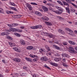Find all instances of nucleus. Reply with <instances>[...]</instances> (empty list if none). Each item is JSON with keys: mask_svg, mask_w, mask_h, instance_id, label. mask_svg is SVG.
<instances>
[{"mask_svg": "<svg viewBox=\"0 0 77 77\" xmlns=\"http://www.w3.org/2000/svg\"><path fill=\"white\" fill-rule=\"evenodd\" d=\"M25 59H26V61H28V62H32V59L30 58L26 57L25 58Z\"/></svg>", "mask_w": 77, "mask_h": 77, "instance_id": "7", "label": "nucleus"}, {"mask_svg": "<svg viewBox=\"0 0 77 77\" xmlns=\"http://www.w3.org/2000/svg\"><path fill=\"white\" fill-rule=\"evenodd\" d=\"M75 50L77 51V47H75Z\"/></svg>", "mask_w": 77, "mask_h": 77, "instance_id": "64", "label": "nucleus"}, {"mask_svg": "<svg viewBox=\"0 0 77 77\" xmlns=\"http://www.w3.org/2000/svg\"><path fill=\"white\" fill-rule=\"evenodd\" d=\"M30 57H32V58H35V57H38V56H37V55H32V54L30 55Z\"/></svg>", "mask_w": 77, "mask_h": 77, "instance_id": "15", "label": "nucleus"}, {"mask_svg": "<svg viewBox=\"0 0 77 77\" xmlns=\"http://www.w3.org/2000/svg\"><path fill=\"white\" fill-rule=\"evenodd\" d=\"M47 5H48V6H51V5H52V4H50V3H48L47 4Z\"/></svg>", "mask_w": 77, "mask_h": 77, "instance_id": "55", "label": "nucleus"}, {"mask_svg": "<svg viewBox=\"0 0 77 77\" xmlns=\"http://www.w3.org/2000/svg\"><path fill=\"white\" fill-rule=\"evenodd\" d=\"M45 47L46 48L47 50H48V51H51V49H50V48L48 47V46L47 45H46L45 46Z\"/></svg>", "mask_w": 77, "mask_h": 77, "instance_id": "22", "label": "nucleus"}, {"mask_svg": "<svg viewBox=\"0 0 77 77\" xmlns=\"http://www.w3.org/2000/svg\"><path fill=\"white\" fill-rule=\"evenodd\" d=\"M13 49L14 50L16 51H17V52H21V50L19 49V48L18 47L13 48Z\"/></svg>", "mask_w": 77, "mask_h": 77, "instance_id": "3", "label": "nucleus"}, {"mask_svg": "<svg viewBox=\"0 0 77 77\" xmlns=\"http://www.w3.org/2000/svg\"><path fill=\"white\" fill-rule=\"evenodd\" d=\"M32 29H41L42 28V26L41 25H37V26H32L30 27Z\"/></svg>", "mask_w": 77, "mask_h": 77, "instance_id": "1", "label": "nucleus"}, {"mask_svg": "<svg viewBox=\"0 0 77 77\" xmlns=\"http://www.w3.org/2000/svg\"><path fill=\"white\" fill-rule=\"evenodd\" d=\"M33 48V46H29L26 47V49L27 50H32Z\"/></svg>", "mask_w": 77, "mask_h": 77, "instance_id": "21", "label": "nucleus"}, {"mask_svg": "<svg viewBox=\"0 0 77 77\" xmlns=\"http://www.w3.org/2000/svg\"><path fill=\"white\" fill-rule=\"evenodd\" d=\"M47 54H48L49 56H50V55H51V53L50 52H49Z\"/></svg>", "mask_w": 77, "mask_h": 77, "instance_id": "57", "label": "nucleus"}, {"mask_svg": "<svg viewBox=\"0 0 77 77\" xmlns=\"http://www.w3.org/2000/svg\"><path fill=\"white\" fill-rule=\"evenodd\" d=\"M43 3L45 4H46V3H47V1L45 0H44L43 2Z\"/></svg>", "mask_w": 77, "mask_h": 77, "instance_id": "54", "label": "nucleus"}, {"mask_svg": "<svg viewBox=\"0 0 77 77\" xmlns=\"http://www.w3.org/2000/svg\"><path fill=\"white\" fill-rule=\"evenodd\" d=\"M17 32H23V30L18 29L17 30Z\"/></svg>", "mask_w": 77, "mask_h": 77, "instance_id": "49", "label": "nucleus"}, {"mask_svg": "<svg viewBox=\"0 0 77 77\" xmlns=\"http://www.w3.org/2000/svg\"><path fill=\"white\" fill-rule=\"evenodd\" d=\"M23 68L24 69H27V68L25 66H23Z\"/></svg>", "mask_w": 77, "mask_h": 77, "instance_id": "51", "label": "nucleus"}, {"mask_svg": "<svg viewBox=\"0 0 77 77\" xmlns=\"http://www.w3.org/2000/svg\"><path fill=\"white\" fill-rule=\"evenodd\" d=\"M63 45H68V43L67 42H63Z\"/></svg>", "mask_w": 77, "mask_h": 77, "instance_id": "40", "label": "nucleus"}, {"mask_svg": "<svg viewBox=\"0 0 77 77\" xmlns=\"http://www.w3.org/2000/svg\"><path fill=\"white\" fill-rule=\"evenodd\" d=\"M33 77H36V75L35 74H34L33 75Z\"/></svg>", "mask_w": 77, "mask_h": 77, "instance_id": "61", "label": "nucleus"}, {"mask_svg": "<svg viewBox=\"0 0 77 77\" xmlns=\"http://www.w3.org/2000/svg\"><path fill=\"white\" fill-rule=\"evenodd\" d=\"M66 30L69 31V32H71V33H73V31H72V30L70 29H69L68 28H66Z\"/></svg>", "mask_w": 77, "mask_h": 77, "instance_id": "24", "label": "nucleus"}, {"mask_svg": "<svg viewBox=\"0 0 77 77\" xmlns=\"http://www.w3.org/2000/svg\"><path fill=\"white\" fill-rule=\"evenodd\" d=\"M49 38H54L55 36L53 34H51L48 35Z\"/></svg>", "mask_w": 77, "mask_h": 77, "instance_id": "32", "label": "nucleus"}, {"mask_svg": "<svg viewBox=\"0 0 77 77\" xmlns=\"http://www.w3.org/2000/svg\"><path fill=\"white\" fill-rule=\"evenodd\" d=\"M43 9L45 12H47L48 11V8L45 6H43L42 7Z\"/></svg>", "mask_w": 77, "mask_h": 77, "instance_id": "8", "label": "nucleus"}, {"mask_svg": "<svg viewBox=\"0 0 77 77\" xmlns=\"http://www.w3.org/2000/svg\"><path fill=\"white\" fill-rule=\"evenodd\" d=\"M48 42L49 43H50V44H53V43H54V42H53H53L51 41H48Z\"/></svg>", "mask_w": 77, "mask_h": 77, "instance_id": "41", "label": "nucleus"}, {"mask_svg": "<svg viewBox=\"0 0 77 77\" xmlns=\"http://www.w3.org/2000/svg\"><path fill=\"white\" fill-rule=\"evenodd\" d=\"M21 29H24L25 27L24 26H21L20 27Z\"/></svg>", "mask_w": 77, "mask_h": 77, "instance_id": "52", "label": "nucleus"}, {"mask_svg": "<svg viewBox=\"0 0 77 77\" xmlns=\"http://www.w3.org/2000/svg\"><path fill=\"white\" fill-rule=\"evenodd\" d=\"M61 60V58H55L54 59V60L55 61V62H59V61H60Z\"/></svg>", "mask_w": 77, "mask_h": 77, "instance_id": "14", "label": "nucleus"}, {"mask_svg": "<svg viewBox=\"0 0 77 77\" xmlns=\"http://www.w3.org/2000/svg\"><path fill=\"white\" fill-rule=\"evenodd\" d=\"M63 3L64 5H65L66 6H68V7H69V4L68 3H67V2H65V1H63Z\"/></svg>", "mask_w": 77, "mask_h": 77, "instance_id": "20", "label": "nucleus"}, {"mask_svg": "<svg viewBox=\"0 0 77 77\" xmlns=\"http://www.w3.org/2000/svg\"><path fill=\"white\" fill-rule=\"evenodd\" d=\"M13 26H18V24L17 23H14L12 24Z\"/></svg>", "mask_w": 77, "mask_h": 77, "instance_id": "43", "label": "nucleus"}, {"mask_svg": "<svg viewBox=\"0 0 77 77\" xmlns=\"http://www.w3.org/2000/svg\"><path fill=\"white\" fill-rule=\"evenodd\" d=\"M57 46V45H53V47H54V48H56Z\"/></svg>", "mask_w": 77, "mask_h": 77, "instance_id": "59", "label": "nucleus"}, {"mask_svg": "<svg viewBox=\"0 0 77 77\" xmlns=\"http://www.w3.org/2000/svg\"><path fill=\"white\" fill-rule=\"evenodd\" d=\"M0 13H3V10L0 8Z\"/></svg>", "mask_w": 77, "mask_h": 77, "instance_id": "46", "label": "nucleus"}, {"mask_svg": "<svg viewBox=\"0 0 77 77\" xmlns=\"http://www.w3.org/2000/svg\"><path fill=\"white\" fill-rule=\"evenodd\" d=\"M40 50L42 51V52H43L44 53H46V51L45 50V49L41 48L40 49Z\"/></svg>", "mask_w": 77, "mask_h": 77, "instance_id": "36", "label": "nucleus"}, {"mask_svg": "<svg viewBox=\"0 0 77 77\" xmlns=\"http://www.w3.org/2000/svg\"><path fill=\"white\" fill-rule=\"evenodd\" d=\"M46 24L48 26H52V23H51V22H48L45 21V22Z\"/></svg>", "mask_w": 77, "mask_h": 77, "instance_id": "12", "label": "nucleus"}, {"mask_svg": "<svg viewBox=\"0 0 77 77\" xmlns=\"http://www.w3.org/2000/svg\"><path fill=\"white\" fill-rule=\"evenodd\" d=\"M10 8L11 9H13V10H14V7H10Z\"/></svg>", "mask_w": 77, "mask_h": 77, "instance_id": "60", "label": "nucleus"}, {"mask_svg": "<svg viewBox=\"0 0 77 77\" xmlns=\"http://www.w3.org/2000/svg\"><path fill=\"white\" fill-rule=\"evenodd\" d=\"M20 44H22V45H25V44H26L25 42L23 40L21 39L20 41Z\"/></svg>", "mask_w": 77, "mask_h": 77, "instance_id": "10", "label": "nucleus"}, {"mask_svg": "<svg viewBox=\"0 0 77 77\" xmlns=\"http://www.w3.org/2000/svg\"><path fill=\"white\" fill-rule=\"evenodd\" d=\"M13 60L17 62H20L21 61V60L20 59L15 58Z\"/></svg>", "mask_w": 77, "mask_h": 77, "instance_id": "9", "label": "nucleus"}, {"mask_svg": "<svg viewBox=\"0 0 77 77\" xmlns=\"http://www.w3.org/2000/svg\"><path fill=\"white\" fill-rule=\"evenodd\" d=\"M9 45H10L11 47L15 46V44L14 43H12L11 42H9Z\"/></svg>", "mask_w": 77, "mask_h": 77, "instance_id": "16", "label": "nucleus"}, {"mask_svg": "<svg viewBox=\"0 0 77 77\" xmlns=\"http://www.w3.org/2000/svg\"><path fill=\"white\" fill-rule=\"evenodd\" d=\"M62 56L63 57H68V54H62Z\"/></svg>", "mask_w": 77, "mask_h": 77, "instance_id": "25", "label": "nucleus"}, {"mask_svg": "<svg viewBox=\"0 0 77 77\" xmlns=\"http://www.w3.org/2000/svg\"><path fill=\"white\" fill-rule=\"evenodd\" d=\"M7 39H10L11 40H12V38L10 36H7Z\"/></svg>", "mask_w": 77, "mask_h": 77, "instance_id": "35", "label": "nucleus"}, {"mask_svg": "<svg viewBox=\"0 0 77 77\" xmlns=\"http://www.w3.org/2000/svg\"><path fill=\"white\" fill-rule=\"evenodd\" d=\"M1 35L2 36L4 35H8V33L6 32H3L1 33Z\"/></svg>", "mask_w": 77, "mask_h": 77, "instance_id": "27", "label": "nucleus"}, {"mask_svg": "<svg viewBox=\"0 0 77 77\" xmlns=\"http://www.w3.org/2000/svg\"><path fill=\"white\" fill-rule=\"evenodd\" d=\"M10 30H11V31H12V32H17V29H15V28H10Z\"/></svg>", "mask_w": 77, "mask_h": 77, "instance_id": "17", "label": "nucleus"}, {"mask_svg": "<svg viewBox=\"0 0 77 77\" xmlns=\"http://www.w3.org/2000/svg\"><path fill=\"white\" fill-rule=\"evenodd\" d=\"M51 64L53 65V66H58V64H57L54 63H51Z\"/></svg>", "mask_w": 77, "mask_h": 77, "instance_id": "19", "label": "nucleus"}, {"mask_svg": "<svg viewBox=\"0 0 77 77\" xmlns=\"http://www.w3.org/2000/svg\"><path fill=\"white\" fill-rule=\"evenodd\" d=\"M49 9L51 11H53V9L52 8H49Z\"/></svg>", "mask_w": 77, "mask_h": 77, "instance_id": "48", "label": "nucleus"}, {"mask_svg": "<svg viewBox=\"0 0 77 77\" xmlns=\"http://www.w3.org/2000/svg\"><path fill=\"white\" fill-rule=\"evenodd\" d=\"M57 17L58 18H59V19H60H60H62V17H61L57 16Z\"/></svg>", "mask_w": 77, "mask_h": 77, "instance_id": "56", "label": "nucleus"}, {"mask_svg": "<svg viewBox=\"0 0 77 77\" xmlns=\"http://www.w3.org/2000/svg\"><path fill=\"white\" fill-rule=\"evenodd\" d=\"M66 2L68 3H69V4H71L72 6L77 8V6L74 3H72V2L71 1V0H66Z\"/></svg>", "mask_w": 77, "mask_h": 77, "instance_id": "2", "label": "nucleus"}, {"mask_svg": "<svg viewBox=\"0 0 77 77\" xmlns=\"http://www.w3.org/2000/svg\"><path fill=\"white\" fill-rule=\"evenodd\" d=\"M41 18L44 21H48L49 19L46 16H44L43 17Z\"/></svg>", "mask_w": 77, "mask_h": 77, "instance_id": "5", "label": "nucleus"}, {"mask_svg": "<svg viewBox=\"0 0 77 77\" xmlns=\"http://www.w3.org/2000/svg\"><path fill=\"white\" fill-rule=\"evenodd\" d=\"M44 66V67H45V68H47L48 67V66L47 65Z\"/></svg>", "mask_w": 77, "mask_h": 77, "instance_id": "63", "label": "nucleus"}, {"mask_svg": "<svg viewBox=\"0 0 77 77\" xmlns=\"http://www.w3.org/2000/svg\"><path fill=\"white\" fill-rule=\"evenodd\" d=\"M16 17L17 18H20V17H21V15H15Z\"/></svg>", "mask_w": 77, "mask_h": 77, "instance_id": "34", "label": "nucleus"}, {"mask_svg": "<svg viewBox=\"0 0 77 77\" xmlns=\"http://www.w3.org/2000/svg\"><path fill=\"white\" fill-rule=\"evenodd\" d=\"M38 60V58H35L33 59V61L34 62H36Z\"/></svg>", "mask_w": 77, "mask_h": 77, "instance_id": "38", "label": "nucleus"}, {"mask_svg": "<svg viewBox=\"0 0 77 77\" xmlns=\"http://www.w3.org/2000/svg\"><path fill=\"white\" fill-rule=\"evenodd\" d=\"M10 4L11 5V6H16V5H15L14 2H10Z\"/></svg>", "mask_w": 77, "mask_h": 77, "instance_id": "33", "label": "nucleus"}, {"mask_svg": "<svg viewBox=\"0 0 77 77\" xmlns=\"http://www.w3.org/2000/svg\"><path fill=\"white\" fill-rule=\"evenodd\" d=\"M57 2H58L59 4H60V5H62V6H63V4L62 3V2L61 1H57Z\"/></svg>", "mask_w": 77, "mask_h": 77, "instance_id": "37", "label": "nucleus"}, {"mask_svg": "<svg viewBox=\"0 0 77 77\" xmlns=\"http://www.w3.org/2000/svg\"><path fill=\"white\" fill-rule=\"evenodd\" d=\"M35 14H37V15H39V14H40V13L38 11H37L35 13Z\"/></svg>", "mask_w": 77, "mask_h": 77, "instance_id": "50", "label": "nucleus"}, {"mask_svg": "<svg viewBox=\"0 0 77 77\" xmlns=\"http://www.w3.org/2000/svg\"><path fill=\"white\" fill-rule=\"evenodd\" d=\"M31 5H38V4H37L35 3L32 2L31 3Z\"/></svg>", "mask_w": 77, "mask_h": 77, "instance_id": "45", "label": "nucleus"}, {"mask_svg": "<svg viewBox=\"0 0 77 77\" xmlns=\"http://www.w3.org/2000/svg\"><path fill=\"white\" fill-rule=\"evenodd\" d=\"M53 44H54V43H55V44H59V42H58V41L56 40H54L53 41Z\"/></svg>", "mask_w": 77, "mask_h": 77, "instance_id": "23", "label": "nucleus"}, {"mask_svg": "<svg viewBox=\"0 0 77 77\" xmlns=\"http://www.w3.org/2000/svg\"><path fill=\"white\" fill-rule=\"evenodd\" d=\"M14 35L17 36H18V37H20L21 36V35L20 34L17 33H14Z\"/></svg>", "mask_w": 77, "mask_h": 77, "instance_id": "26", "label": "nucleus"}, {"mask_svg": "<svg viewBox=\"0 0 77 77\" xmlns=\"http://www.w3.org/2000/svg\"><path fill=\"white\" fill-rule=\"evenodd\" d=\"M13 10H14V11H17V9L15 8H14V9H13Z\"/></svg>", "mask_w": 77, "mask_h": 77, "instance_id": "62", "label": "nucleus"}, {"mask_svg": "<svg viewBox=\"0 0 77 77\" xmlns=\"http://www.w3.org/2000/svg\"><path fill=\"white\" fill-rule=\"evenodd\" d=\"M27 8H28L29 9V10H30V11H31L32 10V6H31V5H27Z\"/></svg>", "mask_w": 77, "mask_h": 77, "instance_id": "31", "label": "nucleus"}, {"mask_svg": "<svg viewBox=\"0 0 77 77\" xmlns=\"http://www.w3.org/2000/svg\"><path fill=\"white\" fill-rule=\"evenodd\" d=\"M13 24H12V25H11L10 24H8L7 25L9 27H13V25H12Z\"/></svg>", "mask_w": 77, "mask_h": 77, "instance_id": "47", "label": "nucleus"}, {"mask_svg": "<svg viewBox=\"0 0 77 77\" xmlns=\"http://www.w3.org/2000/svg\"><path fill=\"white\" fill-rule=\"evenodd\" d=\"M69 44H72V45H75V43L71 41H69Z\"/></svg>", "mask_w": 77, "mask_h": 77, "instance_id": "28", "label": "nucleus"}, {"mask_svg": "<svg viewBox=\"0 0 77 77\" xmlns=\"http://www.w3.org/2000/svg\"><path fill=\"white\" fill-rule=\"evenodd\" d=\"M62 64H63V66H65V67H68V65H66L65 64V63H62Z\"/></svg>", "mask_w": 77, "mask_h": 77, "instance_id": "39", "label": "nucleus"}, {"mask_svg": "<svg viewBox=\"0 0 77 77\" xmlns=\"http://www.w3.org/2000/svg\"><path fill=\"white\" fill-rule=\"evenodd\" d=\"M41 59L42 60H44V61H47V60H48V59L46 57H43L41 58Z\"/></svg>", "mask_w": 77, "mask_h": 77, "instance_id": "6", "label": "nucleus"}, {"mask_svg": "<svg viewBox=\"0 0 77 77\" xmlns=\"http://www.w3.org/2000/svg\"><path fill=\"white\" fill-rule=\"evenodd\" d=\"M58 32L59 33H61V34H63V35L65 34V32L63 31V30L61 29H59L58 30Z\"/></svg>", "mask_w": 77, "mask_h": 77, "instance_id": "11", "label": "nucleus"}, {"mask_svg": "<svg viewBox=\"0 0 77 77\" xmlns=\"http://www.w3.org/2000/svg\"><path fill=\"white\" fill-rule=\"evenodd\" d=\"M60 11H55V13L56 14H61L62 12H63V10H59Z\"/></svg>", "mask_w": 77, "mask_h": 77, "instance_id": "4", "label": "nucleus"}, {"mask_svg": "<svg viewBox=\"0 0 77 77\" xmlns=\"http://www.w3.org/2000/svg\"><path fill=\"white\" fill-rule=\"evenodd\" d=\"M55 56H56V57H57V56L58 57L60 56V54H57L56 55H55Z\"/></svg>", "mask_w": 77, "mask_h": 77, "instance_id": "53", "label": "nucleus"}, {"mask_svg": "<svg viewBox=\"0 0 77 77\" xmlns=\"http://www.w3.org/2000/svg\"><path fill=\"white\" fill-rule=\"evenodd\" d=\"M55 48L57 49V50H60V48L57 46Z\"/></svg>", "mask_w": 77, "mask_h": 77, "instance_id": "42", "label": "nucleus"}, {"mask_svg": "<svg viewBox=\"0 0 77 77\" xmlns=\"http://www.w3.org/2000/svg\"><path fill=\"white\" fill-rule=\"evenodd\" d=\"M69 50L71 51H73V52H74V53H75L76 52L74 51V48L72 47H70L69 48Z\"/></svg>", "mask_w": 77, "mask_h": 77, "instance_id": "13", "label": "nucleus"}, {"mask_svg": "<svg viewBox=\"0 0 77 77\" xmlns=\"http://www.w3.org/2000/svg\"><path fill=\"white\" fill-rule=\"evenodd\" d=\"M65 9L66 11L69 14H70V10L69 9V8L66 7L65 8Z\"/></svg>", "mask_w": 77, "mask_h": 77, "instance_id": "18", "label": "nucleus"}, {"mask_svg": "<svg viewBox=\"0 0 77 77\" xmlns=\"http://www.w3.org/2000/svg\"><path fill=\"white\" fill-rule=\"evenodd\" d=\"M63 62H65V61H66V59L65 58H64L63 59Z\"/></svg>", "mask_w": 77, "mask_h": 77, "instance_id": "58", "label": "nucleus"}, {"mask_svg": "<svg viewBox=\"0 0 77 77\" xmlns=\"http://www.w3.org/2000/svg\"><path fill=\"white\" fill-rule=\"evenodd\" d=\"M6 12L7 14H14V12L10 11H6Z\"/></svg>", "mask_w": 77, "mask_h": 77, "instance_id": "30", "label": "nucleus"}, {"mask_svg": "<svg viewBox=\"0 0 77 77\" xmlns=\"http://www.w3.org/2000/svg\"><path fill=\"white\" fill-rule=\"evenodd\" d=\"M70 9L72 12H74L75 11V10L72 8H71Z\"/></svg>", "mask_w": 77, "mask_h": 77, "instance_id": "44", "label": "nucleus"}, {"mask_svg": "<svg viewBox=\"0 0 77 77\" xmlns=\"http://www.w3.org/2000/svg\"><path fill=\"white\" fill-rule=\"evenodd\" d=\"M55 7L59 11H60V10H63L62 9V8L61 7H59L58 6H56Z\"/></svg>", "mask_w": 77, "mask_h": 77, "instance_id": "29", "label": "nucleus"}]
</instances>
